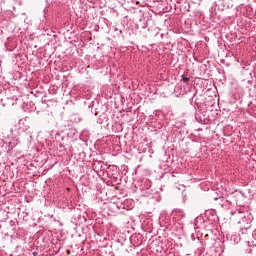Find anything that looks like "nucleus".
Instances as JSON below:
<instances>
[{"label": "nucleus", "instance_id": "1", "mask_svg": "<svg viewBox=\"0 0 256 256\" xmlns=\"http://www.w3.org/2000/svg\"><path fill=\"white\" fill-rule=\"evenodd\" d=\"M182 81H184V83H188L189 82V78L185 77L184 75L182 76Z\"/></svg>", "mask_w": 256, "mask_h": 256}, {"label": "nucleus", "instance_id": "2", "mask_svg": "<svg viewBox=\"0 0 256 256\" xmlns=\"http://www.w3.org/2000/svg\"><path fill=\"white\" fill-rule=\"evenodd\" d=\"M67 254H68V255H71V251H70V250H67Z\"/></svg>", "mask_w": 256, "mask_h": 256}]
</instances>
